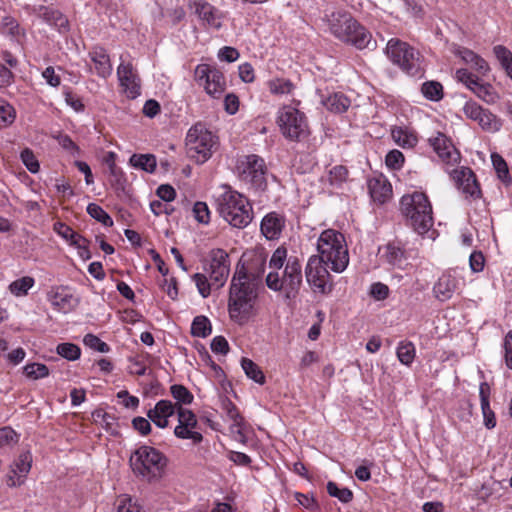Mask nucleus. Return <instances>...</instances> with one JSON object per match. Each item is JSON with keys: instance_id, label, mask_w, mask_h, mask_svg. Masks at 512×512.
<instances>
[{"instance_id": "nucleus-2", "label": "nucleus", "mask_w": 512, "mask_h": 512, "mask_svg": "<svg viewBox=\"0 0 512 512\" xmlns=\"http://www.w3.org/2000/svg\"><path fill=\"white\" fill-rule=\"evenodd\" d=\"M271 271L266 276L269 289L283 292L287 299H293L302 285V265L295 256L287 257V249L278 247L269 260Z\"/></svg>"}, {"instance_id": "nucleus-20", "label": "nucleus", "mask_w": 512, "mask_h": 512, "mask_svg": "<svg viewBox=\"0 0 512 512\" xmlns=\"http://www.w3.org/2000/svg\"><path fill=\"white\" fill-rule=\"evenodd\" d=\"M32 464V455L30 452H24L11 465L10 472L7 475V485L10 487L20 486L24 483Z\"/></svg>"}, {"instance_id": "nucleus-25", "label": "nucleus", "mask_w": 512, "mask_h": 512, "mask_svg": "<svg viewBox=\"0 0 512 512\" xmlns=\"http://www.w3.org/2000/svg\"><path fill=\"white\" fill-rule=\"evenodd\" d=\"M430 144L443 161L447 163L458 161L459 153L445 135L438 133L436 137L430 139Z\"/></svg>"}, {"instance_id": "nucleus-17", "label": "nucleus", "mask_w": 512, "mask_h": 512, "mask_svg": "<svg viewBox=\"0 0 512 512\" xmlns=\"http://www.w3.org/2000/svg\"><path fill=\"white\" fill-rule=\"evenodd\" d=\"M177 418L178 424L174 428L175 437L183 440H191L194 444L202 442L203 436L197 431L198 420L192 410L179 406L177 409Z\"/></svg>"}, {"instance_id": "nucleus-44", "label": "nucleus", "mask_w": 512, "mask_h": 512, "mask_svg": "<svg viewBox=\"0 0 512 512\" xmlns=\"http://www.w3.org/2000/svg\"><path fill=\"white\" fill-rule=\"evenodd\" d=\"M327 492L331 497L337 498L342 503H349L353 499V492L350 489L340 488L333 481L327 483Z\"/></svg>"}, {"instance_id": "nucleus-28", "label": "nucleus", "mask_w": 512, "mask_h": 512, "mask_svg": "<svg viewBox=\"0 0 512 512\" xmlns=\"http://www.w3.org/2000/svg\"><path fill=\"white\" fill-rule=\"evenodd\" d=\"M452 53L459 57L465 64L469 65L471 68L480 73L484 74L489 70L487 62L474 51L468 48L459 45H453Z\"/></svg>"}, {"instance_id": "nucleus-37", "label": "nucleus", "mask_w": 512, "mask_h": 512, "mask_svg": "<svg viewBox=\"0 0 512 512\" xmlns=\"http://www.w3.org/2000/svg\"><path fill=\"white\" fill-rule=\"evenodd\" d=\"M383 258L392 266L402 268L405 259L404 251L393 243H389L384 248Z\"/></svg>"}, {"instance_id": "nucleus-19", "label": "nucleus", "mask_w": 512, "mask_h": 512, "mask_svg": "<svg viewBox=\"0 0 512 512\" xmlns=\"http://www.w3.org/2000/svg\"><path fill=\"white\" fill-rule=\"evenodd\" d=\"M188 9L197 16L202 25L216 30L221 28L223 15L219 9L208 1L189 0Z\"/></svg>"}, {"instance_id": "nucleus-8", "label": "nucleus", "mask_w": 512, "mask_h": 512, "mask_svg": "<svg viewBox=\"0 0 512 512\" xmlns=\"http://www.w3.org/2000/svg\"><path fill=\"white\" fill-rule=\"evenodd\" d=\"M187 155L197 163L206 162L218 146V137L204 124L196 123L186 135Z\"/></svg>"}, {"instance_id": "nucleus-58", "label": "nucleus", "mask_w": 512, "mask_h": 512, "mask_svg": "<svg viewBox=\"0 0 512 512\" xmlns=\"http://www.w3.org/2000/svg\"><path fill=\"white\" fill-rule=\"evenodd\" d=\"M385 163L389 168L398 170L404 164V155L399 150H392L386 155Z\"/></svg>"}, {"instance_id": "nucleus-12", "label": "nucleus", "mask_w": 512, "mask_h": 512, "mask_svg": "<svg viewBox=\"0 0 512 512\" xmlns=\"http://www.w3.org/2000/svg\"><path fill=\"white\" fill-rule=\"evenodd\" d=\"M194 78L213 99L221 98L226 90L224 74L209 64H198L194 71Z\"/></svg>"}, {"instance_id": "nucleus-43", "label": "nucleus", "mask_w": 512, "mask_h": 512, "mask_svg": "<svg viewBox=\"0 0 512 512\" xmlns=\"http://www.w3.org/2000/svg\"><path fill=\"white\" fill-rule=\"evenodd\" d=\"M34 279L29 276L13 281L9 285L10 292L15 296H24L34 286Z\"/></svg>"}, {"instance_id": "nucleus-63", "label": "nucleus", "mask_w": 512, "mask_h": 512, "mask_svg": "<svg viewBox=\"0 0 512 512\" xmlns=\"http://www.w3.org/2000/svg\"><path fill=\"white\" fill-rule=\"evenodd\" d=\"M54 231L67 241H71L74 238L76 232L68 225L63 222H56L54 224Z\"/></svg>"}, {"instance_id": "nucleus-32", "label": "nucleus", "mask_w": 512, "mask_h": 512, "mask_svg": "<svg viewBox=\"0 0 512 512\" xmlns=\"http://www.w3.org/2000/svg\"><path fill=\"white\" fill-rule=\"evenodd\" d=\"M392 138L398 146L404 149L413 148L418 142L416 133L404 127L394 128L392 130Z\"/></svg>"}, {"instance_id": "nucleus-60", "label": "nucleus", "mask_w": 512, "mask_h": 512, "mask_svg": "<svg viewBox=\"0 0 512 512\" xmlns=\"http://www.w3.org/2000/svg\"><path fill=\"white\" fill-rule=\"evenodd\" d=\"M469 265L470 269L474 273L481 272L484 269L485 265V258L482 252L480 251H474L471 253L469 257Z\"/></svg>"}, {"instance_id": "nucleus-52", "label": "nucleus", "mask_w": 512, "mask_h": 512, "mask_svg": "<svg viewBox=\"0 0 512 512\" xmlns=\"http://www.w3.org/2000/svg\"><path fill=\"white\" fill-rule=\"evenodd\" d=\"M193 214L195 219L201 224H208L210 222V210L205 202H196L193 206Z\"/></svg>"}, {"instance_id": "nucleus-51", "label": "nucleus", "mask_w": 512, "mask_h": 512, "mask_svg": "<svg viewBox=\"0 0 512 512\" xmlns=\"http://www.w3.org/2000/svg\"><path fill=\"white\" fill-rule=\"evenodd\" d=\"M21 161L25 165V167L31 173H37L40 169V164L36 159L33 151L29 148H25L20 154Z\"/></svg>"}, {"instance_id": "nucleus-7", "label": "nucleus", "mask_w": 512, "mask_h": 512, "mask_svg": "<svg viewBox=\"0 0 512 512\" xmlns=\"http://www.w3.org/2000/svg\"><path fill=\"white\" fill-rule=\"evenodd\" d=\"M167 461V457L158 449L142 445L132 453L130 466L137 477L153 483L163 477Z\"/></svg>"}, {"instance_id": "nucleus-33", "label": "nucleus", "mask_w": 512, "mask_h": 512, "mask_svg": "<svg viewBox=\"0 0 512 512\" xmlns=\"http://www.w3.org/2000/svg\"><path fill=\"white\" fill-rule=\"evenodd\" d=\"M1 31L6 36L10 37V39L18 42L25 36V30L14 17L9 15L2 18Z\"/></svg>"}, {"instance_id": "nucleus-38", "label": "nucleus", "mask_w": 512, "mask_h": 512, "mask_svg": "<svg viewBox=\"0 0 512 512\" xmlns=\"http://www.w3.org/2000/svg\"><path fill=\"white\" fill-rule=\"evenodd\" d=\"M396 354L403 365L409 366L413 363L416 355L415 346L410 341H401L397 346Z\"/></svg>"}, {"instance_id": "nucleus-59", "label": "nucleus", "mask_w": 512, "mask_h": 512, "mask_svg": "<svg viewBox=\"0 0 512 512\" xmlns=\"http://www.w3.org/2000/svg\"><path fill=\"white\" fill-rule=\"evenodd\" d=\"M491 159L498 177L505 180L508 176V167L505 160L498 154H492Z\"/></svg>"}, {"instance_id": "nucleus-40", "label": "nucleus", "mask_w": 512, "mask_h": 512, "mask_svg": "<svg viewBox=\"0 0 512 512\" xmlns=\"http://www.w3.org/2000/svg\"><path fill=\"white\" fill-rule=\"evenodd\" d=\"M269 91L274 95H287L294 90V84L283 78H274L267 82Z\"/></svg>"}, {"instance_id": "nucleus-34", "label": "nucleus", "mask_w": 512, "mask_h": 512, "mask_svg": "<svg viewBox=\"0 0 512 512\" xmlns=\"http://www.w3.org/2000/svg\"><path fill=\"white\" fill-rule=\"evenodd\" d=\"M471 91L487 104H495L500 98L491 84L482 83L480 80L473 86Z\"/></svg>"}, {"instance_id": "nucleus-31", "label": "nucleus", "mask_w": 512, "mask_h": 512, "mask_svg": "<svg viewBox=\"0 0 512 512\" xmlns=\"http://www.w3.org/2000/svg\"><path fill=\"white\" fill-rule=\"evenodd\" d=\"M321 102L327 110L336 114L346 112L351 104L350 99L340 92L329 94Z\"/></svg>"}, {"instance_id": "nucleus-35", "label": "nucleus", "mask_w": 512, "mask_h": 512, "mask_svg": "<svg viewBox=\"0 0 512 512\" xmlns=\"http://www.w3.org/2000/svg\"><path fill=\"white\" fill-rule=\"evenodd\" d=\"M130 164L137 169L152 173L156 169V157L152 154H133L129 160Z\"/></svg>"}, {"instance_id": "nucleus-9", "label": "nucleus", "mask_w": 512, "mask_h": 512, "mask_svg": "<svg viewBox=\"0 0 512 512\" xmlns=\"http://www.w3.org/2000/svg\"><path fill=\"white\" fill-rule=\"evenodd\" d=\"M386 55L390 61L397 65L403 72L412 77H422L423 68L420 63V55L408 43L392 38L386 46Z\"/></svg>"}, {"instance_id": "nucleus-62", "label": "nucleus", "mask_w": 512, "mask_h": 512, "mask_svg": "<svg viewBox=\"0 0 512 512\" xmlns=\"http://www.w3.org/2000/svg\"><path fill=\"white\" fill-rule=\"evenodd\" d=\"M150 419L147 417V418H144V417H135L133 420H132V426L133 428L138 431L141 435H147L150 433L151 431V424H150Z\"/></svg>"}, {"instance_id": "nucleus-42", "label": "nucleus", "mask_w": 512, "mask_h": 512, "mask_svg": "<svg viewBox=\"0 0 512 512\" xmlns=\"http://www.w3.org/2000/svg\"><path fill=\"white\" fill-rule=\"evenodd\" d=\"M211 323L205 316H197L191 325V333L196 337H207L211 334Z\"/></svg>"}, {"instance_id": "nucleus-30", "label": "nucleus", "mask_w": 512, "mask_h": 512, "mask_svg": "<svg viewBox=\"0 0 512 512\" xmlns=\"http://www.w3.org/2000/svg\"><path fill=\"white\" fill-rule=\"evenodd\" d=\"M224 409L226 411L227 417L232 421L230 430L235 435V439L241 443H245L246 435L244 433V418L241 416L237 407L231 401H226L224 403Z\"/></svg>"}, {"instance_id": "nucleus-29", "label": "nucleus", "mask_w": 512, "mask_h": 512, "mask_svg": "<svg viewBox=\"0 0 512 512\" xmlns=\"http://www.w3.org/2000/svg\"><path fill=\"white\" fill-rule=\"evenodd\" d=\"M34 13L60 32L68 30V19L60 11L46 6H39L34 9Z\"/></svg>"}, {"instance_id": "nucleus-27", "label": "nucleus", "mask_w": 512, "mask_h": 512, "mask_svg": "<svg viewBox=\"0 0 512 512\" xmlns=\"http://www.w3.org/2000/svg\"><path fill=\"white\" fill-rule=\"evenodd\" d=\"M368 190L373 201L380 204L385 203L392 194L391 184L383 175L369 179Z\"/></svg>"}, {"instance_id": "nucleus-49", "label": "nucleus", "mask_w": 512, "mask_h": 512, "mask_svg": "<svg viewBox=\"0 0 512 512\" xmlns=\"http://www.w3.org/2000/svg\"><path fill=\"white\" fill-rule=\"evenodd\" d=\"M16 118L14 107L7 102H0V128L11 125Z\"/></svg>"}, {"instance_id": "nucleus-22", "label": "nucleus", "mask_w": 512, "mask_h": 512, "mask_svg": "<svg viewBox=\"0 0 512 512\" xmlns=\"http://www.w3.org/2000/svg\"><path fill=\"white\" fill-rule=\"evenodd\" d=\"M177 409L178 407L172 401L162 399L155 404L154 408L147 411V417L158 428L165 429L169 425V418L177 413Z\"/></svg>"}, {"instance_id": "nucleus-18", "label": "nucleus", "mask_w": 512, "mask_h": 512, "mask_svg": "<svg viewBox=\"0 0 512 512\" xmlns=\"http://www.w3.org/2000/svg\"><path fill=\"white\" fill-rule=\"evenodd\" d=\"M210 264L206 272L213 285L220 288L224 286L230 272L229 256L223 249L217 248L210 252Z\"/></svg>"}, {"instance_id": "nucleus-57", "label": "nucleus", "mask_w": 512, "mask_h": 512, "mask_svg": "<svg viewBox=\"0 0 512 512\" xmlns=\"http://www.w3.org/2000/svg\"><path fill=\"white\" fill-rule=\"evenodd\" d=\"M370 295L377 301H382L388 298L390 290L389 287L382 282H375L370 286Z\"/></svg>"}, {"instance_id": "nucleus-16", "label": "nucleus", "mask_w": 512, "mask_h": 512, "mask_svg": "<svg viewBox=\"0 0 512 512\" xmlns=\"http://www.w3.org/2000/svg\"><path fill=\"white\" fill-rule=\"evenodd\" d=\"M120 64L117 67V78L122 93L128 99H136L141 95V80L130 61L120 57Z\"/></svg>"}, {"instance_id": "nucleus-41", "label": "nucleus", "mask_w": 512, "mask_h": 512, "mask_svg": "<svg viewBox=\"0 0 512 512\" xmlns=\"http://www.w3.org/2000/svg\"><path fill=\"white\" fill-rule=\"evenodd\" d=\"M423 96L430 101H439L443 98V86L437 81H426L421 86Z\"/></svg>"}, {"instance_id": "nucleus-47", "label": "nucleus", "mask_w": 512, "mask_h": 512, "mask_svg": "<svg viewBox=\"0 0 512 512\" xmlns=\"http://www.w3.org/2000/svg\"><path fill=\"white\" fill-rule=\"evenodd\" d=\"M87 213L97 220L98 222L102 223L104 226L110 227L113 225V220L110 217V215L98 204L96 203H90L87 206Z\"/></svg>"}, {"instance_id": "nucleus-39", "label": "nucleus", "mask_w": 512, "mask_h": 512, "mask_svg": "<svg viewBox=\"0 0 512 512\" xmlns=\"http://www.w3.org/2000/svg\"><path fill=\"white\" fill-rule=\"evenodd\" d=\"M241 367L245 372L246 376L258 384L265 383V376L260 367L253 362L251 359L242 358Z\"/></svg>"}, {"instance_id": "nucleus-10", "label": "nucleus", "mask_w": 512, "mask_h": 512, "mask_svg": "<svg viewBox=\"0 0 512 512\" xmlns=\"http://www.w3.org/2000/svg\"><path fill=\"white\" fill-rule=\"evenodd\" d=\"M276 122L281 134L290 141H302L310 134L306 115L293 106L280 108Z\"/></svg>"}, {"instance_id": "nucleus-53", "label": "nucleus", "mask_w": 512, "mask_h": 512, "mask_svg": "<svg viewBox=\"0 0 512 512\" xmlns=\"http://www.w3.org/2000/svg\"><path fill=\"white\" fill-rule=\"evenodd\" d=\"M55 139L57 140L58 144L67 151L70 155L76 156L79 154V147L77 144L71 139L70 136L66 134H58L55 136Z\"/></svg>"}, {"instance_id": "nucleus-61", "label": "nucleus", "mask_w": 512, "mask_h": 512, "mask_svg": "<svg viewBox=\"0 0 512 512\" xmlns=\"http://www.w3.org/2000/svg\"><path fill=\"white\" fill-rule=\"evenodd\" d=\"M117 512H143L141 507L130 497H123L117 505Z\"/></svg>"}, {"instance_id": "nucleus-4", "label": "nucleus", "mask_w": 512, "mask_h": 512, "mask_svg": "<svg viewBox=\"0 0 512 512\" xmlns=\"http://www.w3.org/2000/svg\"><path fill=\"white\" fill-rule=\"evenodd\" d=\"M400 210L418 234L427 233L434 224L432 205L423 192L414 191L403 195L400 199Z\"/></svg>"}, {"instance_id": "nucleus-3", "label": "nucleus", "mask_w": 512, "mask_h": 512, "mask_svg": "<svg viewBox=\"0 0 512 512\" xmlns=\"http://www.w3.org/2000/svg\"><path fill=\"white\" fill-rule=\"evenodd\" d=\"M330 33L338 40L357 49H374L376 42L371 33L346 11H334L326 15Z\"/></svg>"}, {"instance_id": "nucleus-36", "label": "nucleus", "mask_w": 512, "mask_h": 512, "mask_svg": "<svg viewBox=\"0 0 512 512\" xmlns=\"http://www.w3.org/2000/svg\"><path fill=\"white\" fill-rule=\"evenodd\" d=\"M170 394L176 401L173 403L176 407L190 405L194 400L193 394L188 390V388L181 384H173L170 386Z\"/></svg>"}, {"instance_id": "nucleus-64", "label": "nucleus", "mask_w": 512, "mask_h": 512, "mask_svg": "<svg viewBox=\"0 0 512 512\" xmlns=\"http://www.w3.org/2000/svg\"><path fill=\"white\" fill-rule=\"evenodd\" d=\"M504 349L506 365L512 370V330L505 336Z\"/></svg>"}, {"instance_id": "nucleus-1", "label": "nucleus", "mask_w": 512, "mask_h": 512, "mask_svg": "<svg viewBox=\"0 0 512 512\" xmlns=\"http://www.w3.org/2000/svg\"><path fill=\"white\" fill-rule=\"evenodd\" d=\"M258 297V282L244 268L234 273L228 298V314L231 321L242 326L256 315Z\"/></svg>"}, {"instance_id": "nucleus-24", "label": "nucleus", "mask_w": 512, "mask_h": 512, "mask_svg": "<svg viewBox=\"0 0 512 512\" xmlns=\"http://www.w3.org/2000/svg\"><path fill=\"white\" fill-rule=\"evenodd\" d=\"M284 227L285 218L276 212L266 214L260 224L261 233L267 240L279 239Z\"/></svg>"}, {"instance_id": "nucleus-54", "label": "nucleus", "mask_w": 512, "mask_h": 512, "mask_svg": "<svg viewBox=\"0 0 512 512\" xmlns=\"http://www.w3.org/2000/svg\"><path fill=\"white\" fill-rule=\"evenodd\" d=\"M84 344L101 353H106L109 351V346L103 342L99 337L94 334H87L83 338Z\"/></svg>"}, {"instance_id": "nucleus-26", "label": "nucleus", "mask_w": 512, "mask_h": 512, "mask_svg": "<svg viewBox=\"0 0 512 512\" xmlns=\"http://www.w3.org/2000/svg\"><path fill=\"white\" fill-rule=\"evenodd\" d=\"M454 179L457 182L458 189L462 193L470 197H478L480 195V188L477 184L474 173L469 168L456 170L454 172Z\"/></svg>"}, {"instance_id": "nucleus-55", "label": "nucleus", "mask_w": 512, "mask_h": 512, "mask_svg": "<svg viewBox=\"0 0 512 512\" xmlns=\"http://www.w3.org/2000/svg\"><path fill=\"white\" fill-rule=\"evenodd\" d=\"M455 78L463 83L469 90H472L473 86L476 85L479 78L469 72L467 69H458L455 73Z\"/></svg>"}, {"instance_id": "nucleus-5", "label": "nucleus", "mask_w": 512, "mask_h": 512, "mask_svg": "<svg viewBox=\"0 0 512 512\" xmlns=\"http://www.w3.org/2000/svg\"><path fill=\"white\" fill-rule=\"evenodd\" d=\"M317 255L335 273H342L349 264L344 235L334 229L324 230L317 240Z\"/></svg>"}, {"instance_id": "nucleus-13", "label": "nucleus", "mask_w": 512, "mask_h": 512, "mask_svg": "<svg viewBox=\"0 0 512 512\" xmlns=\"http://www.w3.org/2000/svg\"><path fill=\"white\" fill-rule=\"evenodd\" d=\"M327 265L318 256L309 257L305 267L307 283L315 293L329 294L333 289V282Z\"/></svg>"}, {"instance_id": "nucleus-21", "label": "nucleus", "mask_w": 512, "mask_h": 512, "mask_svg": "<svg viewBox=\"0 0 512 512\" xmlns=\"http://www.w3.org/2000/svg\"><path fill=\"white\" fill-rule=\"evenodd\" d=\"M47 297L53 308L62 313L71 312L78 304V300L62 286L52 287Z\"/></svg>"}, {"instance_id": "nucleus-45", "label": "nucleus", "mask_w": 512, "mask_h": 512, "mask_svg": "<svg viewBox=\"0 0 512 512\" xmlns=\"http://www.w3.org/2000/svg\"><path fill=\"white\" fill-rule=\"evenodd\" d=\"M56 352L61 357L67 359L68 361H75L80 358L81 349L78 345L65 342L60 343L56 347Z\"/></svg>"}, {"instance_id": "nucleus-50", "label": "nucleus", "mask_w": 512, "mask_h": 512, "mask_svg": "<svg viewBox=\"0 0 512 512\" xmlns=\"http://www.w3.org/2000/svg\"><path fill=\"white\" fill-rule=\"evenodd\" d=\"M192 278L199 294L203 298H207L211 293V285H213L212 282L210 283L207 276L202 273H195Z\"/></svg>"}, {"instance_id": "nucleus-23", "label": "nucleus", "mask_w": 512, "mask_h": 512, "mask_svg": "<svg viewBox=\"0 0 512 512\" xmlns=\"http://www.w3.org/2000/svg\"><path fill=\"white\" fill-rule=\"evenodd\" d=\"M88 56L93 64V69L97 76L103 79L111 76L113 67L110 56L105 48L98 45L93 46L89 50Z\"/></svg>"}, {"instance_id": "nucleus-14", "label": "nucleus", "mask_w": 512, "mask_h": 512, "mask_svg": "<svg viewBox=\"0 0 512 512\" xmlns=\"http://www.w3.org/2000/svg\"><path fill=\"white\" fill-rule=\"evenodd\" d=\"M465 285L462 270L455 268L443 273L433 286L434 296L439 301H447Z\"/></svg>"}, {"instance_id": "nucleus-11", "label": "nucleus", "mask_w": 512, "mask_h": 512, "mask_svg": "<svg viewBox=\"0 0 512 512\" xmlns=\"http://www.w3.org/2000/svg\"><path fill=\"white\" fill-rule=\"evenodd\" d=\"M236 171L240 181L255 191H263L267 187V167L263 158L258 155H246L238 159Z\"/></svg>"}, {"instance_id": "nucleus-48", "label": "nucleus", "mask_w": 512, "mask_h": 512, "mask_svg": "<svg viewBox=\"0 0 512 512\" xmlns=\"http://www.w3.org/2000/svg\"><path fill=\"white\" fill-rule=\"evenodd\" d=\"M24 373L28 378L37 380L49 375V369L45 364L31 363L24 367Z\"/></svg>"}, {"instance_id": "nucleus-6", "label": "nucleus", "mask_w": 512, "mask_h": 512, "mask_svg": "<svg viewBox=\"0 0 512 512\" xmlns=\"http://www.w3.org/2000/svg\"><path fill=\"white\" fill-rule=\"evenodd\" d=\"M219 215L232 227L243 229L253 219V207L241 193L226 189L217 199Z\"/></svg>"}, {"instance_id": "nucleus-15", "label": "nucleus", "mask_w": 512, "mask_h": 512, "mask_svg": "<svg viewBox=\"0 0 512 512\" xmlns=\"http://www.w3.org/2000/svg\"><path fill=\"white\" fill-rule=\"evenodd\" d=\"M462 111L467 118L477 122L485 132L496 133L502 127V121L499 117L475 101H467Z\"/></svg>"}, {"instance_id": "nucleus-46", "label": "nucleus", "mask_w": 512, "mask_h": 512, "mask_svg": "<svg viewBox=\"0 0 512 512\" xmlns=\"http://www.w3.org/2000/svg\"><path fill=\"white\" fill-rule=\"evenodd\" d=\"M348 178V170L345 166L337 165L332 167L327 176L329 184L333 187H340Z\"/></svg>"}, {"instance_id": "nucleus-56", "label": "nucleus", "mask_w": 512, "mask_h": 512, "mask_svg": "<svg viewBox=\"0 0 512 512\" xmlns=\"http://www.w3.org/2000/svg\"><path fill=\"white\" fill-rule=\"evenodd\" d=\"M493 52L504 69L512 63V52L507 47L496 45Z\"/></svg>"}]
</instances>
